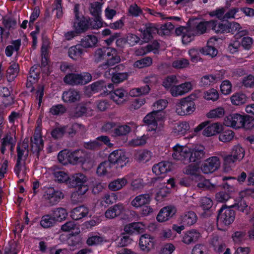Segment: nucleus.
I'll return each mask as SVG.
<instances>
[{
    "instance_id": "nucleus-1",
    "label": "nucleus",
    "mask_w": 254,
    "mask_h": 254,
    "mask_svg": "<svg viewBox=\"0 0 254 254\" xmlns=\"http://www.w3.org/2000/svg\"><path fill=\"white\" fill-rule=\"evenodd\" d=\"M205 147L200 143H188L185 145L177 143L172 148L173 159L184 164L198 162L205 157Z\"/></svg>"
},
{
    "instance_id": "nucleus-2",
    "label": "nucleus",
    "mask_w": 254,
    "mask_h": 254,
    "mask_svg": "<svg viewBox=\"0 0 254 254\" xmlns=\"http://www.w3.org/2000/svg\"><path fill=\"white\" fill-rule=\"evenodd\" d=\"M168 104V102L166 99H159L153 104L152 111L143 119L144 122L148 126V131H160L161 128L163 127L162 122L166 116L164 109L167 107Z\"/></svg>"
},
{
    "instance_id": "nucleus-3",
    "label": "nucleus",
    "mask_w": 254,
    "mask_h": 254,
    "mask_svg": "<svg viewBox=\"0 0 254 254\" xmlns=\"http://www.w3.org/2000/svg\"><path fill=\"white\" fill-rule=\"evenodd\" d=\"M208 24L211 26L210 21L199 23L190 21L187 26H180L176 28L175 32L177 35L182 36V42L187 44L193 40L194 36L205 33Z\"/></svg>"
},
{
    "instance_id": "nucleus-4",
    "label": "nucleus",
    "mask_w": 254,
    "mask_h": 254,
    "mask_svg": "<svg viewBox=\"0 0 254 254\" xmlns=\"http://www.w3.org/2000/svg\"><path fill=\"white\" fill-rule=\"evenodd\" d=\"M93 58L96 63L104 62L99 67L100 71L102 69H106L121 61L117 50L114 48L106 47L97 49L94 52Z\"/></svg>"
},
{
    "instance_id": "nucleus-5",
    "label": "nucleus",
    "mask_w": 254,
    "mask_h": 254,
    "mask_svg": "<svg viewBox=\"0 0 254 254\" xmlns=\"http://www.w3.org/2000/svg\"><path fill=\"white\" fill-rule=\"evenodd\" d=\"M174 28L171 22H168L157 28L155 25L149 24L146 25L144 29L139 30L142 33V38L145 41H147L152 37V35L157 33L159 35H168Z\"/></svg>"
},
{
    "instance_id": "nucleus-6",
    "label": "nucleus",
    "mask_w": 254,
    "mask_h": 254,
    "mask_svg": "<svg viewBox=\"0 0 254 254\" xmlns=\"http://www.w3.org/2000/svg\"><path fill=\"white\" fill-rule=\"evenodd\" d=\"M245 149L240 144L234 145L231 154L224 157V166L226 171H228L236 162L241 161L245 156Z\"/></svg>"
},
{
    "instance_id": "nucleus-7",
    "label": "nucleus",
    "mask_w": 254,
    "mask_h": 254,
    "mask_svg": "<svg viewBox=\"0 0 254 254\" xmlns=\"http://www.w3.org/2000/svg\"><path fill=\"white\" fill-rule=\"evenodd\" d=\"M192 96L191 95L179 100L175 107V112L178 115L188 116L195 111V104Z\"/></svg>"
},
{
    "instance_id": "nucleus-8",
    "label": "nucleus",
    "mask_w": 254,
    "mask_h": 254,
    "mask_svg": "<svg viewBox=\"0 0 254 254\" xmlns=\"http://www.w3.org/2000/svg\"><path fill=\"white\" fill-rule=\"evenodd\" d=\"M235 211L226 206H223L219 211L217 216V226L219 229L224 230L229 226L235 219Z\"/></svg>"
},
{
    "instance_id": "nucleus-9",
    "label": "nucleus",
    "mask_w": 254,
    "mask_h": 254,
    "mask_svg": "<svg viewBox=\"0 0 254 254\" xmlns=\"http://www.w3.org/2000/svg\"><path fill=\"white\" fill-rule=\"evenodd\" d=\"M203 129V135L206 137H210L217 135L223 131V125L219 123L209 124L208 122H204L196 127L193 131L196 133Z\"/></svg>"
},
{
    "instance_id": "nucleus-10",
    "label": "nucleus",
    "mask_w": 254,
    "mask_h": 254,
    "mask_svg": "<svg viewBox=\"0 0 254 254\" xmlns=\"http://www.w3.org/2000/svg\"><path fill=\"white\" fill-rule=\"evenodd\" d=\"M108 160L112 165H115L117 169H122L129 162L127 153L123 149H117L112 152Z\"/></svg>"
},
{
    "instance_id": "nucleus-11",
    "label": "nucleus",
    "mask_w": 254,
    "mask_h": 254,
    "mask_svg": "<svg viewBox=\"0 0 254 254\" xmlns=\"http://www.w3.org/2000/svg\"><path fill=\"white\" fill-rule=\"evenodd\" d=\"M91 80L92 76L88 72L81 74H68L64 79L65 83L70 85L85 84L90 82Z\"/></svg>"
},
{
    "instance_id": "nucleus-12",
    "label": "nucleus",
    "mask_w": 254,
    "mask_h": 254,
    "mask_svg": "<svg viewBox=\"0 0 254 254\" xmlns=\"http://www.w3.org/2000/svg\"><path fill=\"white\" fill-rule=\"evenodd\" d=\"M156 240L153 236L145 234L140 236L138 246L140 251L148 253L155 248Z\"/></svg>"
},
{
    "instance_id": "nucleus-13",
    "label": "nucleus",
    "mask_w": 254,
    "mask_h": 254,
    "mask_svg": "<svg viewBox=\"0 0 254 254\" xmlns=\"http://www.w3.org/2000/svg\"><path fill=\"white\" fill-rule=\"evenodd\" d=\"M17 142L16 132L12 131L7 132L1 139L0 151L2 154L5 153L6 148L10 149L11 152L14 151V146Z\"/></svg>"
},
{
    "instance_id": "nucleus-14",
    "label": "nucleus",
    "mask_w": 254,
    "mask_h": 254,
    "mask_svg": "<svg viewBox=\"0 0 254 254\" xmlns=\"http://www.w3.org/2000/svg\"><path fill=\"white\" fill-rule=\"evenodd\" d=\"M220 165V159L218 157L213 156L205 160L201 169L204 174L212 173L218 170Z\"/></svg>"
},
{
    "instance_id": "nucleus-15",
    "label": "nucleus",
    "mask_w": 254,
    "mask_h": 254,
    "mask_svg": "<svg viewBox=\"0 0 254 254\" xmlns=\"http://www.w3.org/2000/svg\"><path fill=\"white\" fill-rule=\"evenodd\" d=\"M192 84L191 82L187 81L179 85H174L170 89V94L174 97L183 96L192 90Z\"/></svg>"
},
{
    "instance_id": "nucleus-16",
    "label": "nucleus",
    "mask_w": 254,
    "mask_h": 254,
    "mask_svg": "<svg viewBox=\"0 0 254 254\" xmlns=\"http://www.w3.org/2000/svg\"><path fill=\"white\" fill-rule=\"evenodd\" d=\"M133 177V174L129 173L124 177L115 179L109 184L108 188L113 191L121 190L127 185L129 181H131Z\"/></svg>"
},
{
    "instance_id": "nucleus-17",
    "label": "nucleus",
    "mask_w": 254,
    "mask_h": 254,
    "mask_svg": "<svg viewBox=\"0 0 254 254\" xmlns=\"http://www.w3.org/2000/svg\"><path fill=\"white\" fill-rule=\"evenodd\" d=\"M243 116L238 113L229 115L225 117L224 124L235 129L241 128L243 125Z\"/></svg>"
},
{
    "instance_id": "nucleus-18",
    "label": "nucleus",
    "mask_w": 254,
    "mask_h": 254,
    "mask_svg": "<svg viewBox=\"0 0 254 254\" xmlns=\"http://www.w3.org/2000/svg\"><path fill=\"white\" fill-rule=\"evenodd\" d=\"M44 142L40 131L36 130L33 136L31 138V150L33 154L38 156L39 152L42 150Z\"/></svg>"
},
{
    "instance_id": "nucleus-19",
    "label": "nucleus",
    "mask_w": 254,
    "mask_h": 254,
    "mask_svg": "<svg viewBox=\"0 0 254 254\" xmlns=\"http://www.w3.org/2000/svg\"><path fill=\"white\" fill-rule=\"evenodd\" d=\"M44 196L51 204H55L64 198V195L62 191L50 188L46 190Z\"/></svg>"
},
{
    "instance_id": "nucleus-20",
    "label": "nucleus",
    "mask_w": 254,
    "mask_h": 254,
    "mask_svg": "<svg viewBox=\"0 0 254 254\" xmlns=\"http://www.w3.org/2000/svg\"><path fill=\"white\" fill-rule=\"evenodd\" d=\"M104 144L111 146L112 144L110 143L109 138L107 136L102 135L98 137L95 140L89 141L85 143L84 146L89 149H96L101 147Z\"/></svg>"
},
{
    "instance_id": "nucleus-21",
    "label": "nucleus",
    "mask_w": 254,
    "mask_h": 254,
    "mask_svg": "<svg viewBox=\"0 0 254 254\" xmlns=\"http://www.w3.org/2000/svg\"><path fill=\"white\" fill-rule=\"evenodd\" d=\"M125 211V206L122 203H118L109 208L105 212V216L107 219H112L121 216Z\"/></svg>"
},
{
    "instance_id": "nucleus-22",
    "label": "nucleus",
    "mask_w": 254,
    "mask_h": 254,
    "mask_svg": "<svg viewBox=\"0 0 254 254\" xmlns=\"http://www.w3.org/2000/svg\"><path fill=\"white\" fill-rule=\"evenodd\" d=\"M176 212L175 207L167 206L162 208L159 212L156 219L159 222H165L172 218Z\"/></svg>"
},
{
    "instance_id": "nucleus-23",
    "label": "nucleus",
    "mask_w": 254,
    "mask_h": 254,
    "mask_svg": "<svg viewBox=\"0 0 254 254\" xmlns=\"http://www.w3.org/2000/svg\"><path fill=\"white\" fill-rule=\"evenodd\" d=\"M89 214V208L84 205H80L70 211V216L73 220H79L88 216Z\"/></svg>"
},
{
    "instance_id": "nucleus-24",
    "label": "nucleus",
    "mask_w": 254,
    "mask_h": 254,
    "mask_svg": "<svg viewBox=\"0 0 254 254\" xmlns=\"http://www.w3.org/2000/svg\"><path fill=\"white\" fill-rule=\"evenodd\" d=\"M190 129V126L186 121L179 122L174 125L171 133L175 136L185 135Z\"/></svg>"
},
{
    "instance_id": "nucleus-25",
    "label": "nucleus",
    "mask_w": 254,
    "mask_h": 254,
    "mask_svg": "<svg viewBox=\"0 0 254 254\" xmlns=\"http://www.w3.org/2000/svg\"><path fill=\"white\" fill-rule=\"evenodd\" d=\"M201 237L200 233L197 230L191 229L185 232L182 236V241L186 245H190L197 241Z\"/></svg>"
},
{
    "instance_id": "nucleus-26",
    "label": "nucleus",
    "mask_w": 254,
    "mask_h": 254,
    "mask_svg": "<svg viewBox=\"0 0 254 254\" xmlns=\"http://www.w3.org/2000/svg\"><path fill=\"white\" fill-rule=\"evenodd\" d=\"M146 229L145 225L142 222H133L127 224L124 227V231L130 235L143 233Z\"/></svg>"
},
{
    "instance_id": "nucleus-27",
    "label": "nucleus",
    "mask_w": 254,
    "mask_h": 254,
    "mask_svg": "<svg viewBox=\"0 0 254 254\" xmlns=\"http://www.w3.org/2000/svg\"><path fill=\"white\" fill-rule=\"evenodd\" d=\"M28 140L24 139L17 146V161L24 162L28 154Z\"/></svg>"
},
{
    "instance_id": "nucleus-28",
    "label": "nucleus",
    "mask_w": 254,
    "mask_h": 254,
    "mask_svg": "<svg viewBox=\"0 0 254 254\" xmlns=\"http://www.w3.org/2000/svg\"><path fill=\"white\" fill-rule=\"evenodd\" d=\"M127 92L123 88L117 89L111 93V99L118 105L124 104L127 100Z\"/></svg>"
},
{
    "instance_id": "nucleus-29",
    "label": "nucleus",
    "mask_w": 254,
    "mask_h": 254,
    "mask_svg": "<svg viewBox=\"0 0 254 254\" xmlns=\"http://www.w3.org/2000/svg\"><path fill=\"white\" fill-rule=\"evenodd\" d=\"M171 170V164L170 162L162 161L154 165L152 167V172L156 176L166 174Z\"/></svg>"
},
{
    "instance_id": "nucleus-30",
    "label": "nucleus",
    "mask_w": 254,
    "mask_h": 254,
    "mask_svg": "<svg viewBox=\"0 0 254 254\" xmlns=\"http://www.w3.org/2000/svg\"><path fill=\"white\" fill-rule=\"evenodd\" d=\"M112 166V165L109 160L102 162L97 169V174L99 176H112L115 174V172L111 170Z\"/></svg>"
},
{
    "instance_id": "nucleus-31",
    "label": "nucleus",
    "mask_w": 254,
    "mask_h": 254,
    "mask_svg": "<svg viewBox=\"0 0 254 254\" xmlns=\"http://www.w3.org/2000/svg\"><path fill=\"white\" fill-rule=\"evenodd\" d=\"M85 154L81 150L70 151L69 164L76 165L85 162Z\"/></svg>"
},
{
    "instance_id": "nucleus-32",
    "label": "nucleus",
    "mask_w": 254,
    "mask_h": 254,
    "mask_svg": "<svg viewBox=\"0 0 254 254\" xmlns=\"http://www.w3.org/2000/svg\"><path fill=\"white\" fill-rule=\"evenodd\" d=\"M170 189L165 184H160L157 186L155 199L158 202H162L170 193Z\"/></svg>"
},
{
    "instance_id": "nucleus-33",
    "label": "nucleus",
    "mask_w": 254,
    "mask_h": 254,
    "mask_svg": "<svg viewBox=\"0 0 254 254\" xmlns=\"http://www.w3.org/2000/svg\"><path fill=\"white\" fill-rule=\"evenodd\" d=\"M227 33L232 34H238L239 36L246 35L248 34L247 30H242L240 24L236 22H228Z\"/></svg>"
},
{
    "instance_id": "nucleus-34",
    "label": "nucleus",
    "mask_w": 254,
    "mask_h": 254,
    "mask_svg": "<svg viewBox=\"0 0 254 254\" xmlns=\"http://www.w3.org/2000/svg\"><path fill=\"white\" fill-rule=\"evenodd\" d=\"M87 181V177L83 174L77 173L73 175L70 180L67 183L69 186L75 187L76 186L86 185Z\"/></svg>"
},
{
    "instance_id": "nucleus-35",
    "label": "nucleus",
    "mask_w": 254,
    "mask_h": 254,
    "mask_svg": "<svg viewBox=\"0 0 254 254\" xmlns=\"http://www.w3.org/2000/svg\"><path fill=\"white\" fill-rule=\"evenodd\" d=\"M151 198L148 194H140L136 196L131 201V205L135 208L149 203Z\"/></svg>"
},
{
    "instance_id": "nucleus-36",
    "label": "nucleus",
    "mask_w": 254,
    "mask_h": 254,
    "mask_svg": "<svg viewBox=\"0 0 254 254\" xmlns=\"http://www.w3.org/2000/svg\"><path fill=\"white\" fill-rule=\"evenodd\" d=\"M73 27L77 33H81L87 30L89 27V21L83 17H77L73 24Z\"/></svg>"
},
{
    "instance_id": "nucleus-37",
    "label": "nucleus",
    "mask_w": 254,
    "mask_h": 254,
    "mask_svg": "<svg viewBox=\"0 0 254 254\" xmlns=\"http://www.w3.org/2000/svg\"><path fill=\"white\" fill-rule=\"evenodd\" d=\"M152 155V152L148 150H140L136 152L135 155V159L138 162L145 163L151 160Z\"/></svg>"
},
{
    "instance_id": "nucleus-38",
    "label": "nucleus",
    "mask_w": 254,
    "mask_h": 254,
    "mask_svg": "<svg viewBox=\"0 0 254 254\" xmlns=\"http://www.w3.org/2000/svg\"><path fill=\"white\" fill-rule=\"evenodd\" d=\"M14 171L19 178V182H23L25 179L27 173V168L24 162H17L14 168Z\"/></svg>"
},
{
    "instance_id": "nucleus-39",
    "label": "nucleus",
    "mask_w": 254,
    "mask_h": 254,
    "mask_svg": "<svg viewBox=\"0 0 254 254\" xmlns=\"http://www.w3.org/2000/svg\"><path fill=\"white\" fill-rule=\"evenodd\" d=\"M230 100L233 105L241 106L247 102L248 97L245 93L242 92H238L233 94L231 96Z\"/></svg>"
},
{
    "instance_id": "nucleus-40",
    "label": "nucleus",
    "mask_w": 254,
    "mask_h": 254,
    "mask_svg": "<svg viewBox=\"0 0 254 254\" xmlns=\"http://www.w3.org/2000/svg\"><path fill=\"white\" fill-rule=\"evenodd\" d=\"M197 217L193 211H188L181 216V223L184 225L190 226L194 224L197 221Z\"/></svg>"
},
{
    "instance_id": "nucleus-41",
    "label": "nucleus",
    "mask_w": 254,
    "mask_h": 254,
    "mask_svg": "<svg viewBox=\"0 0 254 254\" xmlns=\"http://www.w3.org/2000/svg\"><path fill=\"white\" fill-rule=\"evenodd\" d=\"M120 193H106L99 200L100 204L102 206L105 207L109 205L116 202L118 199V194Z\"/></svg>"
},
{
    "instance_id": "nucleus-42",
    "label": "nucleus",
    "mask_w": 254,
    "mask_h": 254,
    "mask_svg": "<svg viewBox=\"0 0 254 254\" xmlns=\"http://www.w3.org/2000/svg\"><path fill=\"white\" fill-rule=\"evenodd\" d=\"M62 98L64 102L71 103L79 100L80 96L78 91L69 90L63 93Z\"/></svg>"
},
{
    "instance_id": "nucleus-43",
    "label": "nucleus",
    "mask_w": 254,
    "mask_h": 254,
    "mask_svg": "<svg viewBox=\"0 0 254 254\" xmlns=\"http://www.w3.org/2000/svg\"><path fill=\"white\" fill-rule=\"evenodd\" d=\"M78 190L72 193L71 198L74 203H77L80 201L81 196L85 194L88 190L87 185H82L77 186Z\"/></svg>"
},
{
    "instance_id": "nucleus-44",
    "label": "nucleus",
    "mask_w": 254,
    "mask_h": 254,
    "mask_svg": "<svg viewBox=\"0 0 254 254\" xmlns=\"http://www.w3.org/2000/svg\"><path fill=\"white\" fill-rule=\"evenodd\" d=\"M106 88L105 83L103 81H97L86 87L85 93L90 95L91 94L97 93Z\"/></svg>"
},
{
    "instance_id": "nucleus-45",
    "label": "nucleus",
    "mask_w": 254,
    "mask_h": 254,
    "mask_svg": "<svg viewBox=\"0 0 254 254\" xmlns=\"http://www.w3.org/2000/svg\"><path fill=\"white\" fill-rule=\"evenodd\" d=\"M52 215L56 222H62L66 218L68 213L66 209L58 207L53 210Z\"/></svg>"
},
{
    "instance_id": "nucleus-46",
    "label": "nucleus",
    "mask_w": 254,
    "mask_h": 254,
    "mask_svg": "<svg viewBox=\"0 0 254 254\" xmlns=\"http://www.w3.org/2000/svg\"><path fill=\"white\" fill-rule=\"evenodd\" d=\"M212 29L216 33H227L228 22L225 23L218 22L217 21L211 20Z\"/></svg>"
},
{
    "instance_id": "nucleus-47",
    "label": "nucleus",
    "mask_w": 254,
    "mask_h": 254,
    "mask_svg": "<svg viewBox=\"0 0 254 254\" xmlns=\"http://www.w3.org/2000/svg\"><path fill=\"white\" fill-rule=\"evenodd\" d=\"M83 54V50L80 45L72 46L68 49V56L74 60L80 59Z\"/></svg>"
},
{
    "instance_id": "nucleus-48",
    "label": "nucleus",
    "mask_w": 254,
    "mask_h": 254,
    "mask_svg": "<svg viewBox=\"0 0 254 254\" xmlns=\"http://www.w3.org/2000/svg\"><path fill=\"white\" fill-rule=\"evenodd\" d=\"M61 229L64 232H71L73 235H77L80 232L79 226L72 221H68L63 225Z\"/></svg>"
},
{
    "instance_id": "nucleus-49",
    "label": "nucleus",
    "mask_w": 254,
    "mask_h": 254,
    "mask_svg": "<svg viewBox=\"0 0 254 254\" xmlns=\"http://www.w3.org/2000/svg\"><path fill=\"white\" fill-rule=\"evenodd\" d=\"M199 168L195 165H190L184 168L183 172L184 174L190 175L194 179H202V176L198 175Z\"/></svg>"
},
{
    "instance_id": "nucleus-50",
    "label": "nucleus",
    "mask_w": 254,
    "mask_h": 254,
    "mask_svg": "<svg viewBox=\"0 0 254 254\" xmlns=\"http://www.w3.org/2000/svg\"><path fill=\"white\" fill-rule=\"evenodd\" d=\"M219 140L223 142H230L233 140L234 137L235 133L231 129H225L223 126V131L219 133Z\"/></svg>"
},
{
    "instance_id": "nucleus-51",
    "label": "nucleus",
    "mask_w": 254,
    "mask_h": 254,
    "mask_svg": "<svg viewBox=\"0 0 254 254\" xmlns=\"http://www.w3.org/2000/svg\"><path fill=\"white\" fill-rule=\"evenodd\" d=\"M53 174L55 181L59 183H66L70 180L68 174L64 171L55 170L54 171Z\"/></svg>"
},
{
    "instance_id": "nucleus-52",
    "label": "nucleus",
    "mask_w": 254,
    "mask_h": 254,
    "mask_svg": "<svg viewBox=\"0 0 254 254\" xmlns=\"http://www.w3.org/2000/svg\"><path fill=\"white\" fill-rule=\"evenodd\" d=\"M98 42L96 36L88 35L84 37L81 41V46L85 48H90L94 46Z\"/></svg>"
},
{
    "instance_id": "nucleus-53",
    "label": "nucleus",
    "mask_w": 254,
    "mask_h": 254,
    "mask_svg": "<svg viewBox=\"0 0 254 254\" xmlns=\"http://www.w3.org/2000/svg\"><path fill=\"white\" fill-rule=\"evenodd\" d=\"M131 130L130 127L127 125H123L117 127L112 132L113 136L126 135Z\"/></svg>"
},
{
    "instance_id": "nucleus-54",
    "label": "nucleus",
    "mask_w": 254,
    "mask_h": 254,
    "mask_svg": "<svg viewBox=\"0 0 254 254\" xmlns=\"http://www.w3.org/2000/svg\"><path fill=\"white\" fill-rule=\"evenodd\" d=\"M219 77L213 75H204L201 77L200 85L201 86H208L216 83Z\"/></svg>"
},
{
    "instance_id": "nucleus-55",
    "label": "nucleus",
    "mask_w": 254,
    "mask_h": 254,
    "mask_svg": "<svg viewBox=\"0 0 254 254\" xmlns=\"http://www.w3.org/2000/svg\"><path fill=\"white\" fill-rule=\"evenodd\" d=\"M178 83V80L177 77L175 75H171L164 79L162 85L166 89L168 90L170 93V89Z\"/></svg>"
},
{
    "instance_id": "nucleus-56",
    "label": "nucleus",
    "mask_w": 254,
    "mask_h": 254,
    "mask_svg": "<svg viewBox=\"0 0 254 254\" xmlns=\"http://www.w3.org/2000/svg\"><path fill=\"white\" fill-rule=\"evenodd\" d=\"M152 64V59L149 57L142 58L135 62L133 66L135 68H142L150 66Z\"/></svg>"
},
{
    "instance_id": "nucleus-57",
    "label": "nucleus",
    "mask_w": 254,
    "mask_h": 254,
    "mask_svg": "<svg viewBox=\"0 0 254 254\" xmlns=\"http://www.w3.org/2000/svg\"><path fill=\"white\" fill-rule=\"evenodd\" d=\"M36 68L34 66L32 67L28 74L27 77V82L26 83V86L27 87H31L32 86V84L35 83L39 77L38 72H36L35 70Z\"/></svg>"
},
{
    "instance_id": "nucleus-58",
    "label": "nucleus",
    "mask_w": 254,
    "mask_h": 254,
    "mask_svg": "<svg viewBox=\"0 0 254 254\" xmlns=\"http://www.w3.org/2000/svg\"><path fill=\"white\" fill-rule=\"evenodd\" d=\"M203 97L206 100L214 102L219 99V95L216 89L211 88L204 92Z\"/></svg>"
},
{
    "instance_id": "nucleus-59",
    "label": "nucleus",
    "mask_w": 254,
    "mask_h": 254,
    "mask_svg": "<svg viewBox=\"0 0 254 254\" xmlns=\"http://www.w3.org/2000/svg\"><path fill=\"white\" fill-rule=\"evenodd\" d=\"M225 110L223 107H219L210 110L206 114V117L209 119L220 118L224 116Z\"/></svg>"
},
{
    "instance_id": "nucleus-60",
    "label": "nucleus",
    "mask_w": 254,
    "mask_h": 254,
    "mask_svg": "<svg viewBox=\"0 0 254 254\" xmlns=\"http://www.w3.org/2000/svg\"><path fill=\"white\" fill-rule=\"evenodd\" d=\"M96 109L98 111L104 112L108 110L111 106V102L107 99H99L96 101Z\"/></svg>"
},
{
    "instance_id": "nucleus-61",
    "label": "nucleus",
    "mask_w": 254,
    "mask_h": 254,
    "mask_svg": "<svg viewBox=\"0 0 254 254\" xmlns=\"http://www.w3.org/2000/svg\"><path fill=\"white\" fill-rule=\"evenodd\" d=\"M150 87L148 85L140 88H135L131 89L129 94L132 97L139 96L142 95L146 94L149 93Z\"/></svg>"
},
{
    "instance_id": "nucleus-62",
    "label": "nucleus",
    "mask_w": 254,
    "mask_h": 254,
    "mask_svg": "<svg viewBox=\"0 0 254 254\" xmlns=\"http://www.w3.org/2000/svg\"><path fill=\"white\" fill-rule=\"evenodd\" d=\"M18 71V64L15 63L11 64L7 70V77L8 80L14 79L17 75Z\"/></svg>"
},
{
    "instance_id": "nucleus-63",
    "label": "nucleus",
    "mask_w": 254,
    "mask_h": 254,
    "mask_svg": "<svg viewBox=\"0 0 254 254\" xmlns=\"http://www.w3.org/2000/svg\"><path fill=\"white\" fill-rule=\"evenodd\" d=\"M149 136L147 134L143 135L141 136H138L134 138L129 141V144L132 146H138L145 144Z\"/></svg>"
},
{
    "instance_id": "nucleus-64",
    "label": "nucleus",
    "mask_w": 254,
    "mask_h": 254,
    "mask_svg": "<svg viewBox=\"0 0 254 254\" xmlns=\"http://www.w3.org/2000/svg\"><path fill=\"white\" fill-rule=\"evenodd\" d=\"M70 150L64 149L61 151L58 155L59 161L62 164L65 165L69 164Z\"/></svg>"
}]
</instances>
